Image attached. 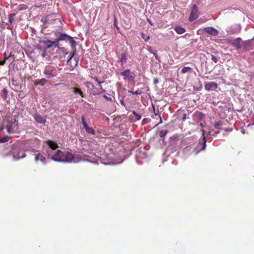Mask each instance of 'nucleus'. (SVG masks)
Wrapping results in <instances>:
<instances>
[{
	"label": "nucleus",
	"instance_id": "nucleus-1",
	"mask_svg": "<svg viewBox=\"0 0 254 254\" xmlns=\"http://www.w3.org/2000/svg\"><path fill=\"white\" fill-rule=\"evenodd\" d=\"M74 155L68 151L64 152L61 150H58L52 157V159L55 161L66 163L77 162L74 161Z\"/></svg>",
	"mask_w": 254,
	"mask_h": 254
},
{
	"label": "nucleus",
	"instance_id": "nucleus-2",
	"mask_svg": "<svg viewBox=\"0 0 254 254\" xmlns=\"http://www.w3.org/2000/svg\"><path fill=\"white\" fill-rule=\"evenodd\" d=\"M55 35L57 38L55 39L57 44L59 45V42L63 40H69L71 47L74 49L72 52L71 53L70 57L69 59L68 60L67 62H69L74 56L76 52V48L75 46L76 43L75 41L73 39V38L70 36L67 35L65 33H62L59 32H56L55 33Z\"/></svg>",
	"mask_w": 254,
	"mask_h": 254
},
{
	"label": "nucleus",
	"instance_id": "nucleus-3",
	"mask_svg": "<svg viewBox=\"0 0 254 254\" xmlns=\"http://www.w3.org/2000/svg\"><path fill=\"white\" fill-rule=\"evenodd\" d=\"M11 152L13 154V158L15 160H18L23 158L25 157L26 154L18 144H13L12 146Z\"/></svg>",
	"mask_w": 254,
	"mask_h": 254
},
{
	"label": "nucleus",
	"instance_id": "nucleus-4",
	"mask_svg": "<svg viewBox=\"0 0 254 254\" xmlns=\"http://www.w3.org/2000/svg\"><path fill=\"white\" fill-rule=\"evenodd\" d=\"M5 128L8 133L14 134L18 132L19 126L17 121L15 119L13 122L8 121Z\"/></svg>",
	"mask_w": 254,
	"mask_h": 254
},
{
	"label": "nucleus",
	"instance_id": "nucleus-5",
	"mask_svg": "<svg viewBox=\"0 0 254 254\" xmlns=\"http://www.w3.org/2000/svg\"><path fill=\"white\" fill-rule=\"evenodd\" d=\"M120 74L123 77L124 80L127 81L128 83L131 82L132 84H134L135 75L133 72L130 71L129 69H126L121 72Z\"/></svg>",
	"mask_w": 254,
	"mask_h": 254
},
{
	"label": "nucleus",
	"instance_id": "nucleus-6",
	"mask_svg": "<svg viewBox=\"0 0 254 254\" xmlns=\"http://www.w3.org/2000/svg\"><path fill=\"white\" fill-rule=\"evenodd\" d=\"M56 14L54 13L50 14L46 16H43L41 18V22L44 24H51L54 23L57 19Z\"/></svg>",
	"mask_w": 254,
	"mask_h": 254
},
{
	"label": "nucleus",
	"instance_id": "nucleus-7",
	"mask_svg": "<svg viewBox=\"0 0 254 254\" xmlns=\"http://www.w3.org/2000/svg\"><path fill=\"white\" fill-rule=\"evenodd\" d=\"M43 73L46 77L49 79L55 77L57 74L56 68H46Z\"/></svg>",
	"mask_w": 254,
	"mask_h": 254
},
{
	"label": "nucleus",
	"instance_id": "nucleus-8",
	"mask_svg": "<svg viewBox=\"0 0 254 254\" xmlns=\"http://www.w3.org/2000/svg\"><path fill=\"white\" fill-rule=\"evenodd\" d=\"M198 16V11L197 9V6L195 4H194L191 9V11L189 17V20L190 21H192L195 20Z\"/></svg>",
	"mask_w": 254,
	"mask_h": 254
},
{
	"label": "nucleus",
	"instance_id": "nucleus-9",
	"mask_svg": "<svg viewBox=\"0 0 254 254\" xmlns=\"http://www.w3.org/2000/svg\"><path fill=\"white\" fill-rule=\"evenodd\" d=\"M43 43L45 45V48L46 49H49L53 46H54L55 48H59V44H57L55 40L53 41L50 40H44Z\"/></svg>",
	"mask_w": 254,
	"mask_h": 254
},
{
	"label": "nucleus",
	"instance_id": "nucleus-10",
	"mask_svg": "<svg viewBox=\"0 0 254 254\" xmlns=\"http://www.w3.org/2000/svg\"><path fill=\"white\" fill-rule=\"evenodd\" d=\"M218 88V84L215 82H210L206 83L204 85V89L207 91L214 90Z\"/></svg>",
	"mask_w": 254,
	"mask_h": 254
},
{
	"label": "nucleus",
	"instance_id": "nucleus-11",
	"mask_svg": "<svg viewBox=\"0 0 254 254\" xmlns=\"http://www.w3.org/2000/svg\"><path fill=\"white\" fill-rule=\"evenodd\" d=\"M204 31L212 36H217L218 34L217 30L211 27L205 28Z\"/></svg>",
	"mask_w": 254,
	"mask_h": 254
},
{
	"label": "nucleus",
	"instance_id": "nucleus-12",
	"mask_svg": "<svg viewBox=\"0 0 254 254\" xmlns=\"http://www.w3.org/2000/svg\"><path fill=\"white\" fill-rule=\"evenodd\" d=\"M34 118L36 121L39 124H44L46 122V119L43 118L41 115L39 114H35L34 115Z\"/></svg>",
	"mask_w": 254,
	"mask_h": 254
},
{
	"label": "nucleus",
	"instance_id": "nucleus-13",
	"mask_svg": "<svg viewBox=\"0 0 254 254\" xmlns=\"http://www.w3.org/2000/svg\"><path fill=\"white\" fill-rule=\"evenodd\" d=\"M118 62L121 64V66H123L127 62V54L126 53H121Z\"/></svg>",
	"mask_w": 254,
	"mask_h": 254
},
{
	"label": "nucleus",
	"instance_id": "nucleus-14",
	"mask_svg": "<svg viewBox=\"0 0 254 254\" xmlns=\"http://www.w3.org/2000/svg\"><path fill=\"white\" fill-rule=\"evenodd\" d=\"M46 143L49 145L50 148L53 150H55L59 147V146L56 142L51 140L46 141Z\"/></svg>",
	"mask_w": 254,
	"mask_h": 254
},
{
	"label": "nucleus",
	"instance_id": "nucleus-15",
	"mask_svg": "<svg viewBox=\"0 0 254 254\" xmlns=\"http://www.w3.org/2000/svg\"><path fill=\"white\" fill-rule=\"evenodd\" d=\"M200 126L201 127L202 135L203 136V143H202L203 145H202V148L201 149V150H203L206 147V140L205 137L204 136L205 132H204V130L203 129V124L202 123H200Z\"/></svg>",
	"mask_w": 254,
	"mask_h": 254
},
{
	"label": "nucleus",
	"instance_id": "nucleus-16",
	"mask_svg": "<svg viewBox=\"0 0 254 254\" xmlns=\"http://www.w3.org/2000/svg\"><path fill=\"white\" fill-rule=\"evenodd\" d=\"M174 30L178 34H182L186 32L185 29L180 25L176 26L174 28Z\"/></svg>",
	"mask_w": 254,
	"mask_h": 254
},
{
	"label": "nucleus",
	"instance_id": "nucleus-17",
	"mask_svg": "<svg viewBox=\"0 0 254 254\" xmlns=\"http://www.w3.org/2000/svg\"><path fill=\"white\" fill-rule=\"evenodd\" d=\"M241 39L240 38H238L236 40H234L232 43V45L237 49L239 50L242 48L241 44H240V41Z\"/></svg>",
	"mask_w": 254,
	"mask_h": 254
},
{
	"label": "nucleus",
	"instance_id": "nucleus-18",
	"mask_svg": "<svg viewBox=\"0 0 254 254\" xmlns=\"http://www.w3.org/2000/svg\"><path fill=\"white\" fill-rule=\"evenodd\" d=\"M35 160L36 162H38L39 160L45 163L46 158L40 153H38L36 155Z\"/></svg>",
	"mask_w": 254,
	"mask_h": 254
},
{
	"label": "nucleus",
	"instance_id": "nucleus-19",
	"mask_svg": "<svg viewBox=\"0 0 254 254\" xmlns=\"http://www.w3.org/2000/svg\"><path fill=\"white\" fill-rule=\"evenodd\" d=\"M152 107H153V112L154 113V115H156V116H158L159 118V119H160L159 123L155 125V126H157L159 124H161L162 123V118L161 117L160 115L159 114V110H157V111H155V107H154V106L153 105H152Z\"/></svg>",
	"mask_w": 254,
	"mask_h": 254
},
{
	"label": "nucleus",
	"instance_id": "nucleus-20",
	"mask_svg": "<svg viewBox=\"0 0 254 254\" xmlns=\"http://www.w3.org/2000/svg\"><path fill=\"white\" fill-rule=\"evenodd\" d=\"M73 91L75 94H79L81 97H85V95L83 94V93L82 92L80 88L74 87L73 88Z\"/></svg>",
	"mask_w": 254,
	"mask_h": 254
},
{
	"label": "nucleus",
	"instance_id": "nucleus-21",
	"mask_svg": "<svg viewBox=\"0 0 254 254\" xmlns=\"http://www.w3.org/2000/svg\"><path fill=\"white\" fill-rule=\"evenodd\" d=\"M192 72V68L188 66L184 67L181 70V72L183 74L186 73L187 72L191 73Z\"/></svg>",
	"mask_w": 254,
	"mask_h": 254
},
{
	"label": "nucleus",
	"instance_id": "nucleus-22",
	"mask_svg": "<svg viewBox=\"0 0 254 254\" xmlns=\"http://www.w3.org/2000/svg\"><path fill=\"white\" fill-rule=\"evenodd\" d=\"M47 82V80L45 78H42L40 79L38 81L35 82V85H40L41 86H43Z\"/></svg>",
	"mask_w": 254,
	"mask_h": 254
},
{
	"label": "nucleus",
	"instance_id": "nucleus-23",
	"mask_svg": "<svg viewBox=\"0 0 254 254\" xmlns=\"http://www.w3.org/2000/svg\"><path fill=\"white\" fill-rule=\"evenodd\" d=\"M129 93H132L133 95H141L142 92L139 91V90H136L134 91L133 88H131L129 90H128Z\"/></svg>",
	"mask_w": 254,
	"mask_h": 254
},
{
	"label": "nucleus",
	"instance_id": "nucleus-24",
	"mask_svg": "<svg viewBox=\"0 0 254 254\" xmlns=\"http://www.w3.org/2000/svg\"><path fill=\"white\" fill-rule=\"evenodd\" d=\"M223 125V122L221 121H219L216 123H215L214 125V126L215 128L220 129H221V127Z\"/></svg>",
	"mask_w": 254,
	"mask_h": 254
},
{
	"label": "nucleus",
	"instance_id": "nucleus-25",
	"mask_svg": "<svg viewBox=\"0 0 254 254\" xmlns=\"http://www.w3.org/2000/svg\"><path fill=\"white\" fill-rule=\"evenodd\" d=\"M85 129L86 132H87L88 133L91 134L93 135H94L95 133V130L93 128L89 127L88 126L87 127H86L85 128Z\"/></svg>",
	"mask_w": 254,
	"mask_h": 254
},
{
	"label": "nucleus",
	"instance_id": "nucleus-26",
	"mask_svg": "<svg viewBox=\"0 0 254 254\" xmlns=\"http://www.w3.org/2000/svg\"><path fill=\"white\" fill-rule=\"evenodd\" d=\"M10 139V137L5 135L2 138H0V143H5Z\"/></svg>",
	"mask_w": 254,
	"mask_h": 254
},
{
	"label": "nucleus",
	"instance_id": "nucleus-27",
	"mask_svg": "<svg viewBox=\"0 0 254 254\" xmlns=\"http://www.w3.org/2000/svg\"><path fill=\"white\" fill-rule=\"evenodd\" d=\"M141 38L144 40L145 42H147L150 39V36L149 35H147V34H145L144 33L142 32L141 33Z\"/></svg>",
	"mask_w": 254,
	"mask_h": 254
},
{
	"label": "nucleus",
	"instance_id": "nucleus-28",
	"mask_svg": "<svg viewBox=\"0 0 254 254\" xmlns=\"http://www.w3.org/2000/svg\"><path fill=\"white\" fill-rule=\"evenodd\" d=\"M168 132V130L165 129V130H161L159 131V134L160 137H164L166 135Z\"/></svg>",
	"mask_w": 254,
	"mask_h": 254
},
{
	"label": "nucleus",
	"instance_id": "nucleus-29",
	"mask_svg": "<svg viewBox=\"0 0 254 254\" xmlns=\"http://www.w3.org/2000/svg\"><path fill=\"white\" fill-rule=\"evenodd\" d=\"M15 15H16L15 13H11L9 14L8 21L10 23H12L13 22V21H14L13 17Z\"/></svg>",
	"mask_w": 254,
	"mask_h": 254
},
{
	"label": "nucleus",
	"instance_id": "nucleus-30",
	"mask_svg": "<svg viewBox=\"0 0 254 254\" xmlns=\"http://www.w3.org/2000/svg\"><path fill=\"white\" fill-rule=\"evenodd\" d=\"M81 121H82V125H83L84 128H85L86 127H88V125L85 121V118L84 116H82Z\"/></svg>",
	"mask_w": 254,
	"mask_h": 254
},
{
	"label": "nucleus",
	"instance_id": "nucleus-31",
	"mask_svg": "<svg viewBox=\"0 0 254 254\" xmlns=\"http://www.w3.org/2000/svg\"><path fill=\"white\" fill-rule=\"evenodd\" d=\"M132 113L135 116L136 119L137 120H139L141 119V116L139 114H138L135 111H133Z\"/></svg>",
	"mask_w": 254,
	"mask_h": 254
},
{
	"label": "nucleus",
	"instance_id": "nucleus-32",
	"mask_svg": "<svg viewBox=\"0 0 254 254\" xmlns=\"http://www.w3.org/2000/svg\"><path fill=\"white\" fill-rule=\"evenodd\" d=\"M211 60L215 63H217L219 58H217L214 55H211Z\"/></svg>",
	"mask_w": 254,
	"mask_h": 254
},
{
	"label": "nucleus",
	"instance_id": "nucleus-33",
	"mask_svg": "<svg viewBox=\"0 0 254 254\" xmlns=\"http://www.w3.org/2000/svg\"><path fill=\"white\" fill-rule=\"evenodd\" d=\"M92 78L95 80L96 81L98 84L99 85H100L101 84L104 83V81H100L98 80V78L96 76L95 77H92Z\"/></svg>",
	"mask_w": 254,
	"mask_h": 254
},
{
	"label": "nucleus",
	"instance_id": "nucleus-34",
	"mask_svg": "<svg viewBox=\"0 0 254 254\" xmlns=\"http://www.w3.org/2000/svg\"><path fill=\"white\" fill-rule=\"evenodd\" d=\"M197 117L200 120H202L204 116V115L201 112L197 113Z\"/></svg>",
	"mask_w": 254,
	"mask_h": 254
},
{
	"label": "nucleus",
	"instance_id": "nucleus-35",
	"mask_svg": "<svg viewBox=\"0 0 254 254\" xmlns=\"http://www.w3.org/2000/svg\"><path fill=\"white\" fill-rule=\"evenodd\" d=\"M86 86L88 87V88H89L90 87H94V85L93 84L91 83L90 82H87L86 83Z\"/></svg>",
	"mask_w": 254,
	"mask_h": 254
},
{
	"label": "nucleus",
	"instance_id": "nucleus-36",
	"mask_svg": "<svg viewBox=\"0 0 254 254\" xmlns=\"http://www.w3.org/2000/svg\"><path fill=\"white\" fill-rule=\"evenodd\" d=\"M104 98L107 100V101H110L111 102L112 100V98L111 97H108L107 95H104L103 96Z\"/></svg>",
	"mask_w": 254,
	"mask_h": 254
},
{
	"label": "nucleus",
	"instance_id": "nucleus-37",
	"mask_svg": "<svg viewBox=\"0 0 254 254\" xmlns=\"http://www.w3.org/2000/svg\"><path fill=\"white\" fill-rule=\"evenodd\" d=\"M100 86V88H99V93L98 94H100V93H102L103 92H104L105 91V89H104V88L102 87V86L100 85H99Z\"/></svg>",
	"mask_w": 254,
	"mask_h": 254
},
{
	"label": "nucleus",
	"instance_id": "nucleus-38",
	"mask_svg": "<svg viewBox=\"0 0 254 254\" xmlns=\"http://www.w3.org/2000/svg\"><path fill=\"white\" fill-rule=\"evenodd\" d=\"M3 93L4 94V97L5 98L7 95V90L6 88L3 89L2 90Z\"/></svg>",
	"mask_w": 254,
	"mask_h": 254
},
{
	"label": "nucleus",
	"instance_id": "nucleus-39",
	"mask_svg": "<svg viewBox=\"0 0 254 254\" xmlns=\"http://www.w3.org/2000/svg\"><path fill=\"white\" fill-rule=\"evenodd\" d=\"M5 59H6V58H5V59L4 60L0 61V65H4L5 64Z\"/></svg>",
	"mask_w": 254,
	"mask_h": 254
},
{
	"label": "nucleus",
	"instance_id": "nucleus-40",
	"mask_svg": "<svg viewBox=\"0 0 254 254\" xmlns=\"http://www.w3.org/2000/svg\"><path fill=\"white\" fill-rule=\"evenodd\" d=\"M121 104L123 105V106H125V103H124V101L123 100H121Z\"/></svg>",
	"mask_w": 254,
	"mask_h": 254
},
{
	"label": "nucleus",
	"instance_id": "nucleus-41",
	"mask_svg": "<svg viewBox=\"0 0 254 254\" xmlns=\"http://www.w3.org/2000/svg\"><path fill=\"white\" fill-rule=\"evenodd\" d=\"M115 26H116V28L118 30L119 29V28L118 27V26L116 25L115 24H114Z\"/></svg>",
	"mask_w": 254,
	"mask_h": 254
},
{
	"label": "nucleus",
	"instance_id": "nucleus-42",
	"mask_svg": "<svg viewBox=\"0 0 254 254\" xmlns=\"http://www.w3.org/2000/svg\"><path fill=\"white\" fill-rule=\"evenodd\" d=\"M3 127H0V131H1L3 129Z\"/></svg>",
	"mask_w": 254,
	"mask_h": 254
},
{
	"label": "nucleus",
	"instance_id": "nucleus-43",
	"mask_svg": "<svg viewBox=\"0 0 254 254\" xmlns=\"http://www.w3.org/2000/svg\"><path fill=\"white\" fill-rule=\"evenodd\" d=\"M232 129H225V131H232Z\"/></svg>",
	"mask_w": 254,
	"mask_h": 254
},
{
	"label": "nucleus",
	"instance_id": "nucleus-44",
	"mask_svg": "<svg viewBox=\"0 0 254 254\" xmlns=\"http://www.w3.org/2000/svg\"><path fill=\"white\" fill-rule=\"evenodd\" d=\"M186 119V115H184V117H183V120L184 121Z\"/></svg>",
	"mask_w": 254,
	"mask_h": 254
},
{
	"label": "nucleus",
	"instance_id": "nucleus-45",
	"mask_svg": "<svg viewBox=\"0 0 254 254\" xmlns=\"http://www.w3.org/2000/svg\"><path fill=\"white\" fill-rule=\"evenodd\" d=\"M45 53H43V54H42V56H43V57H45Z\"/></svg>",
	"mask_w": 254,
	"mask_h": 254
},
{
	"label": "nucleus",
	"instance_id": "nucleus-46",
	"mask_svg": "<svg viewBox=\"0 0 254 254\" xmlns=\"http://www.w3.org/2000/svg\"><path fill=\"white\" fill-rule=\"evenodd\" d=\"M157 80L155 81V83H157Z\"/></svg>",
	"mask_w": 254,
	"mask_h": 254
},
{
	"label": "nucleus",
	"instance_id": "nucleus-47",
	"mask_svg": "<svg viewBox=\"0 0 254 254\" xmlns=\"http://www.w3.org/2000/svg\"><path fill=\"white\" fill-rule=\"evenodd\" d=\"M157 80L155 81V83H157Z\"/></svg>",
	"mask_w": 254,
	"mask_h": 254
}]
</instances>
